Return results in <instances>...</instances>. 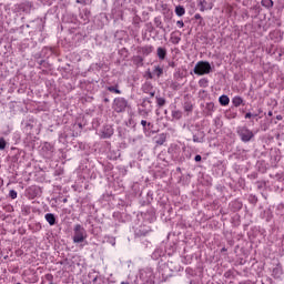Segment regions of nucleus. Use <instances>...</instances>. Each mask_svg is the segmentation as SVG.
<instances>
[{"mask_svg": "<svg viewBox=\"0 0 284 284\" xmlns=\"http://www.w3.org/2000/svg\"><path fill=\"white\" fill-rule=\"evenodd\" d=\"M263 6H266V8H272L273 2L272 0H262Z\"/></svg>", "mask_w": 284, "mask_h": 284, "instance_id": "13", "label": "nucleus"}, {"mask_svg": "<svg viewBox=\"0 0 284 284\" xmlns=\"http://www.w3.org/2000/svg\"><path fill=\"white\" fill-rule=\"evenodd\" d=\"M210 72H212V65L210 64V62L199 61L195 64L194 74L203 77V74H210Z\"/></svg>", "mask_w": 284, "mask_h": 284, "instance_id": "1", "label": "nucleus"}, {"mask_svg": "<svg viewBox=\"0 0 284 284\" xmlns=\"http://www.w3.org/2000/svg\"><path fill=\"white\" fill-rule=\"evenodd\" d=\"M109 136H112V131H111V132H109Z\"/></svg>", "mask_w": 284, "mask_h": 284, "instance_id": "23", "label": "nucleus"}, {"mask_svg": "<svg viewBox=\"0 0 284 284\" xmlns=\"http://www.w3.org/2000/svg\"><path fill=\"white\" fill-rule=\"evenodd\" d=\"M239 134L244 143H247L254 139V132L247 128L240 129Z\"/></svg>", "mask_w": 284, "mask_h": 284, "instance_id": "3", "label": "nucleus"}, {"mask_svg": "<svg viewBox=\"0 0 284 284\" xmlns=\"http://www.w3.org/2000/svg\"><path fill=\"white\" fill-rule=\"evenodd\" d=\"M233 105H235V108H239V105H241L243 103V98L241 97H234L232 100Z\"/></svg>", "mask_w": 284, "mask_h": 284, "instance_id": "9", "label": "nucleus"}, {"mask_svg": "<svg viewBox=\"0 0 284 284\" xmlns=\"http://www.w3.org/2000/svg\"><path fill=\"white\" fill-rule=\"evenodd\" d=\"M268 115L272 116V112H270Z\"/></svg>", "mask_w": 284, "mask_h": 284, "instance_id": "24", "label": "nucleus"}, {"mask_svg": "<svg viewBox=\"0 0 284 284\" xmlns=\"http://www.w3.org/2000/svg\"><path fill=\"white\" fill-rule=\"evenodd\" d=\"M176 26H179L180 28H183L185 26V23H183V20H179L176 22Z\"/></svg>", "mask_w": 284, "mask_h": 284, "instance_id": "17", "label": "nucleus"}, {"mask_svg": "<svg viewBox=\"0 0 284 284\" xmlns=\"http://www.w3.org/2000/svg\"><path fill=\"white\" fill-rule=\"evenodd\" d=\"M9 195H10L11 199H17V191L11 190V191L9 192Z\"/></svg>", "mask_w": 284, "mask_h": 284, "instance_id": "16", "label": "nucleus"}, {"mask_svg": "<svg viewBox=\"0 0 284 284\" xmlns=\"http://www.w3.org/2000/svg\"><path fill=\"white\" fill-rule=\"evenodd\" d=\"M141 125H142L143 128H145V125H148V121L142 120V121H141Z\"/></svg>", "mask_w": 284, "mask_h": 284, "instance_id": "20", "label": "nucleus"}, {"mask_svg": "<svg viewBox=\"0 0 284 284\" xmlns=\"http://www.w3.org/2000/svg\"><path fill=\"white\" fill-rule=\"evenodd\" d=\"M165 54H168V52L165 51V49H163V48H158V57H159V59H161V60L165 59Z\"/></svg>", "mask_w": 284, "mask_h": 284, "instance_id": "11", "label": "nucleus"}, {"mask_svg": "<svg viewBox=\"0 0 284 284\" xmlns=\"http://www.w3.org/2000/svg\"><path fill=\"white\" fill-rule=\"evenodd\" d=\"M6 140L3 138H0V150H6Z\"/></svg>", "mask_w": 284, "mask_h": 284, "instance_id": "15", "label": "nucleus"}, {"mask_svg": "<svg viewBox=\"0 0 284 284\" xmlns=\"http://www.w3.org/2000/svg\"><path fill=\"white\" fill-rule=\"evenodd\" d=\"M114 110L115 112H123L128 108V101L123 98H118L114 100Z\"/></svg>", "mask_w": 284, "mask_h": 284, "instance_id": "4", "label": "nucleus"}, {"mask_svg": "<svg viewBox=\"0 0 284 284\" xmlns=\"http://www.w3.org/2000/svg\"><path fill=\"white\" fill-rule=\"evenodd\" d=\"M140 276L141 278H143V281H145L146 278H152V271L151 270L142 271Z\"/></svg>", "mask_w": 284, "mask_h": 284, "instance_id": "7", "label": "nucleus"}, {"mask_svg": "<svg viewBox=\"0 0 284 284\" xmlns=\"http://www.w3.org/2000/svg\"><path fill=\"white\" fill-rule=\"evenodd\" d=\"M151 97H154V93H151Z\"/></svg>", "mask_w": 284, "mask_h": 284, "instance_id": "25", "label": "nucleus"}, {"mask_svg": "<svg viewBox=\"0 0 284 284\" xmlns=\"http://www.w3.org/2000/svg\"><path fill=\"white\" fill-rule=\"evenodd\" d=\"M221 105H230V98L227 95H222L219 99Z\"/></svg>", "mask_w": 284, "mask_h": 284, "instance_id": "8", "label": "nucleus"}, {"mask_svg": "<svg viewBox=\"0 0 284 284\" xmlns=\"http://www.w3.org/2000/svg\"><path fill=\"white\" fill-rule=\"evenodd\" d=\"M109 92H114L115 94H121V90L116 89V87H109Z\"/></svg>", "mask_w": 284, "mask_h": 284, "instance_id": "12", "label": "nucleus"}, {"mask_svg": "<svg viewBox=\"0 0 284 284\" xmlns=\"http://www.w3.org/2000/svg\"><path fill=\"white\" fill-rule=\"evenodd\" d=\"M156 77H161V74H163V69H161V67H155V70H154Z\"/></svg>", "mask_w": 284, "mask_h": 284, "instance_id": "14", "label": "nucleus"}, {"mask_svg": "<svg viewBox=\"0 0 284 284\" xmlns=\"http://www.w3.org/2000/svg\"><path fill=\"white\" fill-rule=\"evenodd\" d=\"M195 161L196 162L201 161V155H195Z\"/></svg>", "mask_w": 284, "mask_h": 284, "instance_id": "21", "label": "nucleus"}, {"mask_svg": "<svg viewBox=\"0 0 284 284\" xmlns=\"http://www.w3.org/2000/svg\"><path fill=\"white\" fill-rule=\"evenodd\" d=\"M45 221L49 223V225H54L57 223V217H54V214L48 213L45 214Z\"/></svg>", "mask_w": 284, "mask_h": 284, "instance_id": "6", "label": "nucleus"}, {"mask_svg": "<svg viewBox=\"0 0 284 284\" xmlns=\"http://www.w3.org/2000/svg\"><path fill=\"white\" fill-rule=\"evenodd\" d=\"M175 14H176L178 17H183V14H185V8H183V7H181V6H178V7L175 8Z\"/></svg>", "mask_w": 284, "mask_h": 284, "instance_id": "10", "label": "nucleus"}, {"mask_svg": "<svg viewBox=\"0 0 284 284\" xmlns=\"http://www.w3.org/2000/svg\"><path fill=\"white\" fill-rule=\"evenodd\" d=\"M256 116H258V114H254V113H253V116H252V119H254V118H256Z\"/></svg>", "mask_w": 284, "mask_h": 284, "instance_id": "22", "label": "nucleus"}, {"mask_svg": "<svg viewBox=\"0 0 284 284\" xmlns=\"http://www.w3.org/2000/svg\"><path fill=\"white\" fill-rule=\"evenodd\" d=\"M200 7L202 12L205 10H212V8H214V0H200Z\"/></svg>", "mask_w": 284, "mask_h": 284, "instance_id": "5", "label": "nucleus"}, {"mask_svg": "<svg viewBox=\"0 0 284 284\" xmlns=\"http://www.w3.org/2000/svg\"><path fill=\"white\" fill-rule=\"evenodd\" d=\"M158 103H159V105H164L165 104V100H163V99H158Z\"/></svg>", "mask_w": 284, "mask_h": 284, "instance_id": "18", "label": "nucleus"}, {"mask_svg": "<svg viewBox=\"0 0 284 284\" xmlns=\"http://www.w3.org/2000/svg\"><path fill=\"white\" fill-rule=\"evenodd\" d=\"M74 235H73V242L74 243H83L85 239H88V233L85 232V229L81 226V224H77L73 229Z\"/></svg>", "mask_w": 284, "mask_h": 284, "instance_id": "2", "label": "nucleus"}, {"mask_svg": "<svg viewBox=\"0 0 284 284\" xmlns=\"http://www.w3.org/2000/svg\"><path fill=\"white\" fill-rule=\"evenodd\" d=\"M252 116H254V113L248 112V113L245 114V119H252Z\"/></svg>", "mask_w": 284, "mask_h": 284, "instance_id": "19", "label": "nucleus"}]
</instances>
